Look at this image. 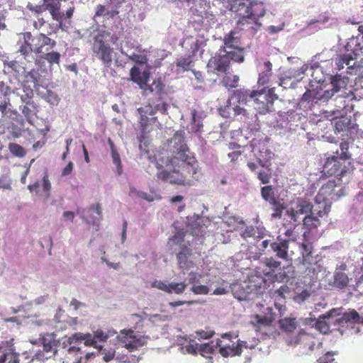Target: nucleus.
<instances>
[{"instance_id": "nucleus-1", "label": "nucleus", "mask_w": 363, "mask_h": 363, "mask_svg": "<svg viewBox=\"0 0 363 363\" xmlns=\"http://www.w3.org/2000/svg\"><path fill=\"white\" fill-rule=\"evenodd\" d=\"M171 143H173L172 157H167L165 162H162L167 167H172V171L161 170L157 173V177L170 184L184 186L189 184L188 178L196 173V160L191 155L184 141V132L177 131L171 139Z\"/></svg>"}, {"instance_id": "nucleus-2", "label": "nucleus", "mask_w": 363, "mask_h": 363, "mask_svg": "<svg viewBox=\"0 0 363 363\" xmlns=\"http://www.w3.org/2000/svg\"><path fill=\"white\" fill-rule=\"evenodd\" d=\"M345 194V190L341 184H337L335 180H329L319 190L318 194L315 198L316 203H318V208H315L317 211L318 217H323L328 214L330 211V206L332 201L339 199Z\"/></svg>"}, {"instance_id": "nucleus-3", "label": "nucleus", "mask_w": 363, "mask_h": 363, "mask_svg": "<svg viewBox=\"0 0 363 363\" xmlns=\"http://www.w3.org/2000/svg\"><path fill=\"white\" fill-rule=\"evenodd\" d=\"M231 61L242 62L244 55L239 51L228 52L225 48H220L215 55L208 60L207 64L208 72L226 74L230 69Z\"/></svg>"}, {"instance_id": "nucleus-4", "label": "nucleus", "mask_w": 363, "mask_h": 363, "mask_svg": "<svg viewBox=\"0 0 363 363\" xmlns=\"http://www.w3.org/2000/svg\"><path fill=\"white\" fill-rule=\"evenodd\" d=\"M254 13L244 18H240L237 23V27L240 30H246L250 34H255L260 29L262 23L259 18L265 15L266 9L264 4H259L255 6Z\"/></svg>"}, {"instance_id": "nucleus-5", "label": "nucleus", "mask_w": 363, "mask_h": 363, "mask_svg": "<svg viewBox=\"0 0 363 363\" xmlns=\"http://www.w3.org/2000/svg\"><path fill=\"white\" fill-rule=\"evenodd\" d=\"M278 99L275 94V89L270 88L267 90L255 91L253 96V105L259 114H266L272 111L274 102Z\"/></svg>"}, {"instance_id": "nucleus-6", "label": "nucleus", "mask_w": 363, "mask_h": 363, "mask_svg": "<svg viewBox=\"0 0 363 363\" xmlns=\"http://www.w3.org/2000/svg\"><path fill=\"white\" fill-rule=\"evenodd\" d=\"M233 337L231 333H224L221 335L223 340L218 339L216 340V348H219V353L224 357L240 355L242 352V348L247 347L246 342H240L239 340H238L239 342L235 345V343L231 340ZM237 337V335L234 337L235 339Z\"/></svg>"}, {"instance_id": "nucleus-7", "label": "nucleus", "mask_w": 363, "mask_h": 363, "mask_svg": "<svg viewBox=\"0 0 363 363\" xmlns=\"http://www.w3.org/2000/svg\"><path fill=\"white\" fill-rule=\"evenodd\" d=\"M92 51L105 65L109 66L111 64L114 53L113 48L104 40V34H98L94 38Z\"/></svg>"}, {"instance_id": "nucleus-8", "label": "nucleus", "mask_w": 363, "mask_h": 363, "mask_svg": "<svg viewBox=\"0 0 363 363\" xmlns=\"http://www.w3.org/2000/svg\"><path fill=\"white\" fill-rule=\"evenodd\" d=\"M337 155L328 157L322 167V173L326 177L335 176L341 181L342 177L347 173V167L341 162Z\"/></svg>"}, {"instance_id": "nucleus-9", "label": "nucleus", "mask_w": 363, "mask_h": 363, "mask_svg": "<svg viewBox=\"0 0 363 363\" xmlns=\"http://www.w3.org/2000/svg\"><path fill=\"white\" fill-rule=\"evenodd\" d=\"M301 250V264L310 269L311 267L317 264L320 261L319 255L315 254L313 245L308 240L298 244Z\"/></svg>"}, {"instance_id": "nucleus-10", "label": "nucleus", "mask_w": 363, "mask_h": 363, "mask_svg": "<svg viewBox=\"0 0 363 363\" xmlns=\"http://www.w3.org/2000/svg\"><path fill=\"white\" fill-rule=\"evenodd\" d=\"M118 339L122 345L129 351L137 350L145 344L143 337L132 330H122Z\"/></svg>"}, {"instance_id": "nucleus-11", "label": "nucleus", "mask_w": 363, "mask_h": 363, "mask_svg": "<svg viewBox=\"0 0 363 363\" xmlns=\"http://www.w3.org/2000/svg\"><path fill=\"white\" fill-rule=\"evenodd\" d=\"M30 40L33 52L40 55L55 48L57 44L55 40L51 39L44 33H40L34 37L32 36Z\"/></svg>"}, {"instance_id": "nucleus-12", "label": "nucleus", "mask_w": 363, "mask_h": 363, "mask_svg": "<svg viewBox=\"0 0 363 363\" xmlns=\"http://www.w3.org/2000/svg\"><path fill=\"white\" fill-rule=\"evenodd\" d=\"M2 347H0V363H30L33 360L32 357L28 352L18 354L14 352V350L11 347L7 348L1 351Z\"/></svg>"}, {"instance_id": "nucleus-13", "label": "nucleus", "mask_w": 363, "mask_h": 363, "mask_svg": "<svg viewBox=\"0 0 363 363\" xmlns=\"http://www.w3.org/2000/svg\"><path fill=\"white\" fill-rule=\"evenodd\" d=\"M263 4L262 2H252L250 0H232L230 10L235 13L240 18H244L254 13L253 10L256 5Z\"/></svg>"}, {"instance_id": "nucleus-14", "label": "nucleus", "mask_w": 363, "mask_h": 363, "mask_svg": "<svg viewBox=\"0 0 363 363\" xmlns=\"http://www.w3.org/2000/svg\"><path fill=\"white\" fill-rule=\"evenodd\" d=\"M315 208L319 209L318 207V203L315 206H313L310 202L304 200H300L297 203L295 208H291L289 211H287V215L291 220L296 222L299 219L300 215L309 213L314 214L315 212L317 213V211H314ZM320 209L323 210L322 208Z\"/></svg>"}, {"instance_id": "nucleus-15", "label": "nucleus", "mask_w": 363, "mask_h": 363, "mask_svg": "<svg viewBox=\"0 0 363 363\" xmlns=\"http://www.w3.org/2000/svg\"><path fill=\"white\" fill-rule=\"evenodd\" d=\"M26 68L16 60L4 61V73L9 76L10 79L13 78L18 83L20 82Z\"/></svg>"}, {"instance_id": "nucleus-16", "label": "nucleus", "mask_w": 363, "mask_h": 363, "mask_svg": "<svg viewBox=\"0 0 363 363\" xmlns=\"http://www.w3.org/2000/svg\"><path fill=\"white\" fill-rule=\"evenodd\" d=\"M263 264L266 267L262 271L264 275L267 277L271 282L277 281V274L276 272L277 269H280L281 262L277 261L273 257H266L263 261Z\"/></svg>"}, {"instance_id": "nucleus-17", "label": "nucleus", "mask_w": 363, "mask_h": 363, "mask_svg": "<svg viewBox=\"0 0 363 363\" xmlns=\"http://www.w3.org/2000/svg\"><path fill=\"white\" fill-rule=\"evenodd\" d=\"M347 266L345 264H341L335 269L333 275V286L340 289H345L347 288L350 283V278L345 272Z\"/></svg>"}, {"instance_id": "nucleus-18", "label": "nucleus", "mask_w": 363, "mask_h": 363, "mask_svg": "<svg viewBox=\"0 0 363 363\" xmlns=\"http://www.w3.org/2000/svg\"><path fill=\"white\" fill-rule=\"evenodd\" d=\"M238 32L235 30H231L227 35L224 36V46L223 48L231 49L228 52H240L243 55L244 49L240 47V37L237 36Z\"/></svg>"}, {"instance_id": "nucleus-19", "label": "nucleus", "mask_w": 363, "mask_h": 363, "mask_svg": "<svg viewBox=\"0 0 363 363\" xmlns=\"http://www.w3.org/2000/svg\"><path fill=\"white\" fill-rule=\"evenodd\" d=\"M181 250L177 254V260L180 269H189L193 267V262L189 260L192 255L191 250L186 245L180 247Z\"/></svg>"}, {"instance_id": "nucleus-20", "label": "nucleus", "mask_w": 363, "mask_h": 363, "mask_svg": "<svg viewBox=\"0 0 363 363\" xmlns=\"http://www.w3.org/2000/svg\"><path fill=\"white\" fill-rule=\"evenodd\" d=\"M130 80L136 83L141 89L144 90V89L147 87V82L150 78L149 72L146 71L141 72L138 67L134 66L130 69Z\"/></svg>"}, {"instance_id": "nucleus-21", "label": "nucleus", "mask_w": 363, "mask_h": 363, "mask_svg": "<svg viewBox=\"0 0 363 363\" xmlns=\"http://www.w3.org/2000/svg\"><path fill=\"white\" fill-rule=\"evenodd\" d=\"M255 91L245 89L234 90L228 103L230 104L231 100H235L239 104H247L248 101L253 99Z\"/></svg>"}, {"instance_id": "nucleus-22", "label": "nucleus", "mask_w": 363, "mask_h": 363, "mask_svg": "<svg viewBox=\"0 0 363 363\" xmlns=\"http://www.w3.org/2000/svg\"><path fill=\"white\" fill-rule=\"evenodd\" d=\"M289 240H283L280 242H272L270 243V247L275 255L284 260L289 259Z\"/></svg>"}, {"instance_id": "nucleus-23", "label": "nucleus", "mask_w": 363, "mask_h": 363, "mask_svg": "<svg viewBox=\"0 0 363 363\" xmlns=\"http://www.w3.org/2000/svg\"><path fill=\"white\" fill-rule=\"evenodd\" d=\"M341 82L342 80L340 76H335L333 77L330 84V88L324 90L323 94L318 97V99L325 101L332 98L335 94L340 91L341 89Z\"/></svg>"}, {"instance_id": "nucleus-24", "label": "nucleus", "mask_w": 363, "mask_h": 363, "mask_svg": "<svg viewBox=\"0 0 363 363\" xmlns=\"http://www.w3.org/2000/svg\"><path fill=\"white\" fill-rule=\"evenodd\" d=\"M335 322L339 325L346 323L363 324V317L354 309L344 313L340 318H337Z\"/></svg>"}, {"instance_id": "nucleus-25", "label": "nucleus", "mask_w": 363, "mask_h": 363, "mask_svg": "<svg viewBox=\"0 0 363 363\" xmlns=\"http://www.w3.org/2000/svg\"><path fill=\"white\" fill-rule=\"evenodd\" d=\"M40 75L38 70L33 69L29 72H26L25 69V72H23V75L22 79L20 81V84L21 85H30L32 84L33 87L36 90V88H40L38 84L40 81Z\"/></svg>"}, {"instance_id": "nucleus-26", "label": "nucleus", "mask_w": 363, "mask_h": 363, "mask_svg": "<svg viewBox=\"0 0 363 363\" xmlns=\"http://www.w3.org/2000/svg\"><path fill=\"white\" fill-rule=\"evenodd\" d=\"M70 343H74L78 341H84V345L86 346H91L95 348H99V350L101 351L102 348L101 346L98 345L96 341L94 340V337L93 338L91 337V335L89 333L87 334H82L80 333H77L74 334L70 338Z\"/></svg>"}, {"instance_id": "nucleus-27", "label": "nucleus", "mask_w": 363, "mask_h": 363, "mask_svg": "<svg viewBox=\"0 0 363 363\" xmlns=\"http://www.w3.org/2000/svg\"><path fill=\"white\" fill-rule=\"evenodd\" d=\"M352 51L354 55V57L350 53L342 55L340 57L338 62H337V65L340 69L343 68L344 65H350L351 61H353L356 57L363 55V47H359V44H357L356 48L352 49Z\"/></svg>"}, {"instance_id": "nucleus-28", "label": "nucleus", "mask_w": 363, "mask_h": 363, "mask_svg": "<svg viewBox=\"0 0 363 363\" xmlns=\"http://www.w3.org/2000/svg\"><path fill=\"white\" fill-rule=\"evenodd\" d=\"M37 94L46 101L50 106H56L59 104L60 99L58 95L54 91L45 89V91H41L40 88H36Z\"/></svg>"}, {"instance_id": "nucleus-29", "label": "nucleus", "mask_w": 363, "mask_h": 363, "mask_svg": "<svg viewBox=\"0 0 363 363\" xmlns=\"http://www.w3.org/2000/svg\"><path fill=\"white\" fill-rule=\"evenodd\" d=\"M32 34L30 32H26L23 33V43L21 44L18 49V52L25 57L33 52L31 43Z\"/></svg>"}, {"instance_id": "nucleus-30", "label": "nucleus", "mask_w": 363, "mask_h": 363, "mask_svg": "<svg viewBox=\"0 0 363 363\" xmlns=\"http://www.w3.org/2000/svg\"><path fill=\"white\" fill-rule=\"evenodd\" d=\"M164 85L160 79H155L151 85L147 84V87L144 89V94L155 93L159 98L162 97L164 93Z\"/></svg>"}, {"instance_id": "nucleus-31", "label": "nucleus", "mask_w": 363, "mask_h": 363, "mask_svg": "<svg viewBox=\"0 0 363 363\" xmlns=\"http://www.w3.org/2000/svg\"><path fill=\"white\" fill-rule=\"evenodd\" d=\"M281 330L286 333H293L297 328V321L294 318L286 317L279 320Z\"/></svg>"}, {"instance_id": "nucleus-32", "label": "nucleus", "mask_w": 363, "mask_h": 363, "mask_svg": "<svg viewBox=\"0 0 363 363\" xmlns=\"http://www.w3.org/2000/svg\"><path fill=\"white\" fill-rule=\"evenodd\" d=\"M269 204L272 206V213L271 214V216L272 218H281L283 211L285 209V206L284 203H281L280 201L274 200L272 202L269 203Z\"/></svg>"}, {"instance_id": "nucleus-33", "label": "nucleus", "mask_w": 363, "mask_h": 363, "mask_svg": "<svg viewBox=\"0 0 363 363\" xmlns=\"http://www.w3.org/2000/svg\"><path fill=\"white\" fill-rule=\"evenodd\" d=\"M61 55L58 52L52 51V52H45L40 55V57L45 60H46L50 65L53 64L59 65L60 61Z\"/></svg>"}, {"instance_id": "nucleus-34", "label": "nucleus", "mask_w": 363, "mask_h": 363, "mask_svg": "<svg viewBox=\"0 0 363 363\" xmlns=\"http://www.w3.org/2000/svg\"><path fill=\"white\" fill-rule=\"evenodd\" d=\"M118 14V11L117 10H108L106 6L99 4L96 7V12L94 17H101V16H110L113 17Z\"/></svg>"}, {"instance_id": "nucleus-35", "label": "nucleus", "mask_w": 363, "mask_h": 363, "mask_svg": "<svg viewBox=\"0 0 363 363\" xmlns=\"http://www.w3.org/2000/svg\"><path fill=\"white\" fill-rule=\"evenodd\" d=\"M303 225L308 228L310 231L313 229L317 228L320 225L319 218L316 216H314L313 214H311L308 216H306L303 220Z\"/></svg>"}, {"instance_id": "nucleus-36", "label": "nucleus", "mask_w": 363, "mask_h": 363, "mask_svg": "<svg viewBox=\"0 0 363 363\" xmlns=\"http://www.w3.org/2000/svg\"><path fill=\"white\" fill-rule=\"evenodd\" d=\"M350 144L347 141H342L340 144V154H339L338 150L335 152L337 156L339 155L338 157L343 161L349 160L351 158V154L349 152Z\"/></svg>"}, {"instance_id": "nucleus-37", "label": "nucleus", "mask_w": 363, "mask_h": 363, "mask_svg": "<svg viewBox=\"0 0 363 363\" xmlns=\"http://www.w3.org/2000/svg\"><path fill=\"white\" fill-rule=\"evenodd\" d=\"M239 77L237 75L229 76L226 74L221 80L222 84L229 89L237 87Z\"/></svg>"}, {"instance_id": "nucleus-38", "label": "nucleus", "mask_w": 363, "mask_h": 363, "mask_svg": "<svg viewBox=\"0 0 363 363\" xmlns=\"http://www.w3.org/2000/svg\"><path fill=\"white\" fill-rule=\"evenodd\" d=\"M186 233L183 230L177 231L174 235L168 239V245L170 247L174 245H182V243L184 241Z\"/></svg>"}, {"instance_id": "nucleus-39", "label": "nucleus", "mask_w": 363, "mask_h": 363, "mask_svg": "<svg viewBox=\"0 0 363 363\" xmlns=\"http://www.w3.org/2000/svg\"><path fill=\"white\" fill-rule=\"evenodd\" d=\"M261 195L262 199L268 201L269 203L276 200L274 188L272 186H265L261 189Z\"/></svg>"}, {"instance_id": "nucleus-40", "label": "nucleus", "mask_w": 363, "mask_h": 363, "mask_svg": "<svg viewBox=\"0 0 363 363\" xmlns=\"http://www.w3.org/2000/svg\"><path fill=\"white\" fill-rule=\"evenodd\" d=\"M268 310L269 312L272 311L270 308H269ZM255 318L258 324L263 325L264 326H269L274 320V315L272 313H269L266 315H256Z\"/></svg>"}, {"instance_id": "nucleus-41", "label": "nucleus", "mask_w": 363, "mask_h": 363, "mask_svg": "<svg viewBox=\"0 0 363 363\" xmlns=\"http://www.w3.org/2000/svg\"><path fill=\"white\" fill-rule=\"evenodd\" d=\"M264 70L262 74H259V77L258 79L259 83L265 84L269 76L271 74L272 65L269 61H266L263 64Z\"/></svg>"}, {"instance_id": "nucleus-42", "label": "nucleus", "mask_w": 363, "mask_h": 363, "mask_svg": "<svg viewBox=\"0 0 363 363\" xmlns=\"http://www.w3.org/2000/svg\"><path fill=\"white\" fill-rule=\"evenodd\" d=\"M9 148L13 155L18 157H23L26 154L25 149L21 145L17 143H10L9 145Z\"/></svg>"}, {"instance_id": "nucleus-43", "label": "nucleus", "mask_w": 363, "mask_h": 363, "mask_svg": "<svg viewBox=\"0 0 363 363\" xmlns=\"http://www.w3.org/2000/svg\"><path fill=\"white\" fill-rule=\"evenodd\" d=\"M24 94L21 96V101L26 104H30L33 97V89L30 85H22Z\"/></svg>"}, {"instance_id": "nucleus-44", "label": "nucleus", "mask_w": 363, "mask_h": 363, "mask_svg": "<svg viewBox=\"0 0 363 363\" xmlns=\"http://www.w3.org/2000/svg\"><path fill=\"white\" fill-rule=\"evenodd\" d=\"M216 346L211 345L209 343H205L199 346V353L205 357H208L213 353Z\"/></svg>"}, {"instance_id": "nucleus-45", "label": "nucleus", "mask_w": 363, "mask_h": 363, "mask_svg": "<svg viewBox=\"0 0 363 363\" xmlns=\"http://www.w3.org/2000/svg\"><path fill=\"white\" fill-rule=\"evenodd\" d=\"M42 186L45 196L48 198L50 195L51 184L49 180V176L47 171L45 172L42 179Z\"/></svg>"}, {"instance_id": "nucleus-46", "label": "nucleus", "mask_w": 363, "mask_h": 363, "mask_svg": "<svg viewBox=\"0 0 363 363\" xmlns=\"http://www.w3.org/2000/svg\"><path fill=\"white\" fill-rule=\"evenodd\" d=\"M186 287V284L184 282L176 283L172 282L169 284V290H171V294L174 292L177 294H179L184 292Z\"/></svg>"}, {"instance_id": "nucleus-47", "label": "nucleus", "mask_w": 363, "mask_h": 363, "mask_svg": "<svg viewBox=\"0 0 363 363\" xmlns=\"http://www.w3.org/2000/svg\"><path fill=\"white\" fill-rule=\"evenodd\" d=\"M315 327L322 333H327L330 330L329 324L325 321L324 318L318 319L315 323Z\"/></svg>"}, {"instance_id": "nucleus-48", "label": "nucleus", "mask_w": 363, "mask_h": 363, "mask_svg": "<svg viewBox=\"0 0 363 363\" xmlns=\"http://www.w3.org/2000/svg\"><path fill=\"white\" fill-rule=\"evenodd\" d=\"M111 157L113 163L116 166L118 174H121L123 172L122 164L121 161V157L118 151L111 152Z\"/></svg>"}, {"instance_id": "nucleus-49", "label": "nucleus", "mask_w": 363, "mask_h": 363, "mask_svg": "<svg viewBox=\"0 0 363 363\" xmlns=\"http://www.w3.org/2000/svg\"><path fill=\"white\" fill-rule=\"evenodd\" d=\"M318 362V363H337L334 358V354L330 352L321 356Z\"/></svg>"}, {"instance_id": "nucleus-50", "label": "nucleus", "mask_w": 363, "mask_h": 363, "mask_svg": "<svg viewBox=\"0 0 363 363\" xmlns=\"http://www.w3.org/2000/svg\"><path fill=\"white\" fill-rule=\"evenodd\" d=\"M350 123V121L347 118L340 119L335 123V128L338 132L343 131L348 128Z\"/></svg>"}, {"instance_id": "nucleus-51", "label": "nucleus", "mask_w": 363, "mask_h": 363, "mask_svg": "<svg viewBox=\"0 0 363 363\" xmlns=\"http://www.w3.org/2000/svg\"><path fill=\"white\" fill-rule=\"evenodd\" d=\"M151 286L152 287L157 288L167 293L171 294V290H169V284H167L162 281L155 280L152 283Z\"/></svg>"}, {"instance_id": "nucleus-52", "label": "nucleus", "mask_w": 363, "mask_h": 363, "mask_svg": "<svg viewBox=\"0 0 363 363\" xmlns=\"http://www.w3.org/2000/svg\"><path fill=\"white\" fill-rule=\"evenodd\" d=\"M191 291L196 294H207L209 292V289L205 285H194L191 287Z\"/></svg>"}, {"instance_id": "nucleus-53", "label": "nucleus", "mask_w": 363, "mask_h": 363, "mask_svg": "<svg viewBox=\"0 0 363 363\" xmlns=\"http://www.w3.org/2000/svg\"><path fill=\"white\" fill-rule=\"evenodd\" d=\"M130 59L137 64L145 65L147 62V58L145 55L133 54L130 56Z\"/></svg>"}, {"instance_id": "nucleus-54", "label": "nucleus", "mask_w": 363, "mask_h": 363, "mask_svg": "<svg viewBox=\"0 0 363 363\" xmlns=\"http://www.w3.org/2000/svg\"><path fill=\"white\" fill-rule=\"evenodd\" d=\"M0 92L4 96H7L10 95L11 93L15 94L16 90L11 91V89L9 86L6 85V83L3 81H0Z\"/></svg>"}, {"instance_id": "nucleus-55", "label": "nucleus", "mask_w": 363, "mask_h": 363, "mask_svg": "<svg viewBox=\"0 0 363 363\" xmlns=\"http://www.w3.org/2000/svg\"><path fill=\"white\" fill-rule=\"evenodd\" d=\"M185 351L190 354H196L199 352V347L197 343H189L184 347Z\"/></svg>"}, {"instance_id": "nucleus-56", "label": "nucleus", "mask_w": 363, "mask_h": 363, "mask_svg": "<svg viewBox=\"0 0 363 363\" xmlns=\"http://www.w3.org/2000/svg\"><path fill=\"white\" fill-rule=\"evenodd\" d=\"M226 108L228 109H232L234 112V116L242 115L245 116L247 115V111L245 108L239 106L238 105H236L231 108L230 104H229V105H228L225 108Z\"/></svg>"}, {"instance_id": "nucleus-57", "label": "nucleus", "mask_w": 363, "mask_h": 363, "mask_svg": "<svg viewBox=\"0 0 363 363\" xmlns=\"http://www.w3.org/2000/svg\"><path fill=\"white\" fill-rule=\"evenodd\" d=\"M196 336L200 339H209L213 337L214 335V331L213 330H197L196 332Z\"/></svg>"}, {"instance_id": "nucleus-58", "label": "nucleus", "mask_w": 363, "mask_h": 363, "mask_svg": "<svg viewBox=\"0 0 363 363\" xmlns=\"http://www.w3.org/2000/svg\"><path fill=\"white\" fill-rule=\"evenodd\" d=\"M258 179L263 184H267L270 182L271 174L266 172H259L257 174Z\"/></svg>"}, {"instance_id": "nucleus-59", "label": "nucleus", "mask_w": 363, "mask_h": 363, "mask_svg": "<svg viewBox=\"0 0 363 363\" xmlns=\"http://www.w3.org/2000/svg\"><path fill=\"white\" fill-rule=\"evenodd\" d=\"M191 61L189 58H181L177 62V67H182L185 70L189 69Z\"/></svg>"}, {"instance_id": "nucleus-60", "label": "nucleus", "mask_w": 363, "mask_h": 363, "mask_svg": "<svg viewBox=\"0 0 363 363\" xmlns=\"http://www.w3.org/2000/svg\"><path fill=\"white\" fill-rule=\"evenodd\" d=\"M8 104L9 103L7 101L1 103L0 111L1 112L2 115L6 116L9 113H10L11 114L13 113V114L16 115L17 113V112L16 111H12L10 108H8Z\"/></svg>"}, {"instance_id": "nucleus-61", "label": "nucleus", "mask_w": 363, "mask_h": 363, "mask_svg": "<svg viewBox=\"0 0 363 363\" xmlns=\"http://www.w3.org/2000/svg\"><path fill=\"white\" fill-rule=\"evenodd\" d=\"M22 113L24 115V116L26 118L27 121L33 125V119L32 116H33V111L28 108V106H23L22 109Z\"/></svg>"}, {"instance_id": "nucleus-62", "label": "nucleus", "mask_w": 363, "mask_h": 363, "mask_svg": "<svg viewBox=\"0 0 363 363\" xmlns=\"http://www.w3.org/2000/svg\"><path fill=\"white\" fill-rule=\"evenodd\" d=\"M289 289L287 286H281L279 289L274 291V296L284 298V294L289 292Z\"/></svg>"}, {"instance_id": "nucleus-63", "label": "nucleus", "mask_w": 363, "mask_h": 363, "mask_svg": "<svg viewBox=\"0 0 363 363\" xmlns=\"http://www.w3.org/2000/svg\"><path fill=\"white\" fill-rule=\"evenodd\" d=\"M94 337L100 341H106L108 338V335L104 331L98 330L94 333Z\"/></svg>"}, {"instance_id": "nucleus-64", "label": "nucleus", "mask_w": 363, "mask_h": 363, "mask_svg": "<svg viewBox=\"0 0 363 363\" xmlns=\"http://www.w3.org/2000/svg\"><path fill=\"white\" fill-rule=\"evenodd\" d=\"M74 164L72 162H69L67 166L62 171V176H67L70 174L73 170Z\"/></svg>"}]
</instances>
